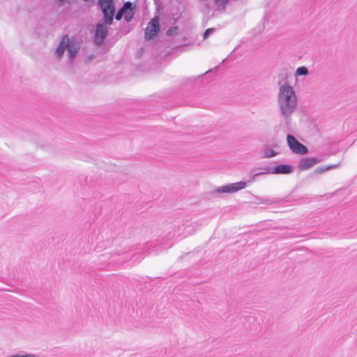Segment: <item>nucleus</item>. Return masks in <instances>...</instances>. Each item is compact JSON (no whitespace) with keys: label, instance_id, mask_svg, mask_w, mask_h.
<instances>
[{"label":"nucleus","instance_id":"f257e3e1","mask_svg":"<svg viewBox=\"0 0 357 357\" xmlns=\"http://www.w3.org/2000/svg\"><path fill=\"white\" fill-rule=\"evenodd\" d=\"M278 102L282 115L288 118L295 110L297 98L294 91H280Z\"/></svg>","mask_w":357,"mask_h":357},{"label":"nucleus","instance_id":"f03ea898","mask_svg":"<svg viewBox=\"0 0 357 357\" xmlns=\"http://www.w3.org/2000/svg\"><path fill=\"white\" fill-rule=\"evenodd\" d=\"M182 226L178 223H168L164 227L165 234L163 236L164 241L161 243V245L157 250H151L149 251L146 250L144 252H147V255H151L153 252H158V250H165L172 246V243L170 242L176 236L181 235V230Z\"/></svg>","mask_w":357,"mask_h":357},{"label":"nucleus","instance_id":"7ed1b4c3","mask_svg":"<svg viewBox=\"0 0 357 357\" xmlns=\"http://www.w3.org/2000/svg\"><path fill=\"white\" fill-rule=\"evenodd\" d=\"M67 50L69 59H74L79 50V45L73 40H70L68 34H65L61 39L56 54L58 59H61L64 52Z\"/></svg>","mask_w":357,"mask_h":357},{"label":"nucleus","instance_id":"20e7f679","mask_svg":"<svg viewBox=\"0 0 357 357\" xmlns=\"http://www.w3.org/2000/svg\"><path fill=\"white\" fill-rule=\"evenodd\" d=\"M255 177L252 174V177L247 181H239L236 183H229L218 188L215 191L218 193H234L241 190L245 188L248 183H251L255 181Z\"/></svg>","mask_w":357,"mask_h":357},{"label":"nucleus","instance_id":"39448f33","mask_svg":"<svg viewBox=\"0 0 357 357\" xmlns=\"http://www.w3.org/2000/svg\"><path fill=\"white\" fill-rule=\"evenodd\" d=\"M98 3L104 15L105 23L108 25L112 24L113 22L114 15L115 13V6L114 1L98 0Z\"/></svg>","mask_w":357,"mask_h":357},{"label":"nucleus","instance_id":"423d86ee","mask_svg":"<svg viewBox=\"0 0 357 357\" xmlns=\"http://www.w3.org/2000/svg\"><path fill=\"white\" fill-rule=\"evenodd\" d=\"M160 19L155 15L148 22L146 28L144 30V38L149 40L155 37L160 31Z\"/></svg>","mask_w":357,"mask_h":357},{"label":"nucleus","instance_id":"0eeeda50","mask_svg":"<svg viewBox=\"0 0 357 357\" xmlns=\"http://www.w3.org/2000/svg\"><path fill=\"white\" fill-rule=\"evenodd\" d=\"M292 79V72L287 68H282L278 75L279 89H293L289 79Z\"/></svg>","mask_w":357,"mask_h":357},{"label":"nucleus","instance_id":"6e6552de","mask_svg":"<svg viewBox=\"0 0 357 357\" xmlns=\"http://www.w3.org/2000/svg\"><path fill=\"white\" fill-rule=\"evenodd\" d=\"M287 141L290 150L297 154L305 155L308 152L307 148L302 144L297 139L291 135H288Z\"/></svg>","mask_w":357,"mask_h":357},{"label":"nucleus","instance_id":"1a4fd4ad","mask_svg":"<svg viewBox=\"0 0 357 357\" xmlns=\"http://www.w3.org/2000/svg\"><path fill=\"white\" fill-rule=\"evenodd\" d=\"M260 169L265 170L266 173L275 174H288L293 172V167L290 165H279L274 167L273 169L269 167L259 168Z\"/></svg>","mask_w":357,"mask_h":357},{"label":"nucleus","instance_id":"9d476101","mask_svg":"<svg viewBox=\"0 0 357 357\" xmlns=\"http://www.w3.org/2000/svg\"><path fill=\"white\" fill-rule=\"evenodd\" d=\"M108 34V30L106 26L103 24L98 23L96 26L94 33V40L97 45H100L103 43Z\"/></svg>","mask_w":357,"mask_h":357},{"label":"nucleus","instance_id":"9b49d317","mask_svg":"<svg viewBox=\"0 0 357 357\" xmlns=\"http://www.w3.org/2000/svg\"><path fill=\"white\" fill-rule=\"evenodd\" d=\"M123 11V17L126 22H130L136 11V5L129 1H126L121 7Z\"/></svg>","mask_w":357,"mask_h":357},{"label":"nucleus","instance_id":"f8f14e48","mask_svg":"<svg viewBox=\"0 0 357 357\" xmlns=\"http://www.w3.org/2000/svg\"><path fill=\"white\" fill-rule=\"evenodd\" d=\"M319 160L315 158H303L300 160L298 168L301 170H307L312 167L313 165L319 162Z\"/></svg>","mask_w":357,"mask_h":357},{"label":"nucleus","instance_id":"ddd939ff","mask_svg":"<svg viewBox=\"0 0 357 357\" xmlns=\"http://www.w3.org/2000/svg\"><path fill=\"white\" fill-rule=\"evenodd\" d=\"M211 71V70H207L205 73L201 74L198 76H192L188 77H185L183 79L182 83L183 86H192L193 83H195L197 81H199L202 79L203 80L204 76L208 73H209Z\"/></svg>","mask_w":357,"mask_h":357},{"label":"nucleus","instance_id":"4468645a","mask_svg":"<svg viewBox=\"0 0 357 357\" xmlns=\"http://www.w3.org/2000/svg\"><path fill=\"white\" fill-rule=\"evenodd\" d=\"M26 185L27 190L29 192H36L40 188V179L39 178H34L32 181L29 180L26 181Z\"/></svg>","mask_w":357,"mask_h":357},{"label":"nucleus","instance_id":"2eb2a0df","mask_svg":"<svg viewBox=\"0 0 357 357\" xmlns=\"http://www.w3.org/2000/svg\"><path fill=\"white\" fill-rule=\"evenodd\" d=\"M338 167V165L337 164H335V165H328V166H321V167H317L315 169H314V174H323L326 171H328V170H331V169H335L336 167Z\"/></svg>","mask_w":357,"mask_h":357},{"label":"nucleus","instance_id":"dca6fc26","mask_svg":"<svg viewBox=\"0 0 357 357\" xmlns=\"http://www.w3.org/2000/svg\"><path fill=\"white\" fill-rule=\"evenodd\" d=\"M308 69L305 66H301L298 67L295 73V76H303V75H307L308 74Z\"/></svg>","mask_w":357,"mask_h":357},{"label":"nucleus","instance_id":"f3484780","mask_svg":"<svg viewBox=\"0 0 357 357\" xmlns=\"http://www.w3.org/2000/svg\"><path fill=\"white\" fill-rule=\"evenodd\" d=\"M277 153L272 149H266L264 151L263 158H271L275 156Z\"/></svg>","mask_w":357,"mask_h":357},{"label":"nucleus","instance_id":"a211bd4d","mask_svg":"<svg viewBox=\"0 0 357 357\" xmlns=\"http://www.w3.org/2000/svg\"><path fill=\"white\" fill-rule=\"evenodd\" d=\"M123 16V11L122 10V8H121L118 11L117 13H116V15H115V19L117 20V21H119L122 19Z\"/></svg>","mask_w":357,"mask_h":357},{"label":"nucleus","instance_id":"6ab92c4d","mask_svg":"<svg viewBox=\"0 0 357 357\" xmlns=\"http://www.w3.org/2000/svg\"><path fill=\"white\" fill-rule=\"evenodd\" d=\"M215 29L214 28H208L207 29H206V31H204V38H207L211 33H213V32L214 31Z\"/></svg>","mask_w":357,"mask_h":357},{"label":"nucleus","instance_id":"aec40b11","mask_svg":"<svg viewBox=\"0 0 357 357\" xmlns=\"http://www.w3.org/2000/svg\"><path fill=\"white\" fill-rule=\"evenodd\" d=\"M75 1L76 0H58L59 4L60 6H63L66 3L70 5L73 4Z\"/></svg>","mask_w":357,"mask_h":357},{"label":"nucleus","instance_id":"412c9836","mask_svg":"<svg viewBox=\"0 0 357 357\" xmlns=\"http://www.w3.org/2000/svg\"><path fill=\"white\" fill-rule=\"evenodd\" d=\"M214 2L216 5L219 6H225L227 3L228 0H214Z\"/></svg>","mask_w":357,"mask_h":357},{"label":"nucleus","instance_id":"4be33fe9","mask_svg":"<svg viewBox=\"0 0 357 357\" xmlns=\"http://www.w3.org/2000/svg\"><path fill=\"white\" fill-rule=\"evenodd\" d=\"M176 29H177L176 26L171 27L167 31V35L169 36H172Z\"/></svg>","mask_w":357,"mask_h":357},{"label":"nucleus","instance_id":"5701e85b","mask_svg":"<svg viewBox=\"0 0 357 357\" xmlns=\"http://www.w3.org/2000/svg\"><path fill=\"white\" fill-rule=\"evenodd\" d=\"M264 172H255V173H253L254 176H258L262 175L264 174H267L265 170H264Z\"/></svg>","mask_w":357,"mask_h":357},{"label":"nucleus","instance_id":"b1692460","mask_svg":"<svg viewBox=\"0 0 357 357\" xmlns=\"http://www.w3.org/2000/svg\"><path fill=\"white\" fill-rule=\"evenodd\" d=\"M24 357H38V356L35 355V354H24Z\"/></svg>","mask_w":357,"mask_h":357}]
</instances>
